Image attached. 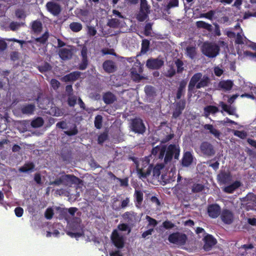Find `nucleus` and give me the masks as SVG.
<instances>
[{
    "mask_svg": "<svg viewBox=\"0 0 256 256\" xmlns=\"http://www.w3.org/2000/svg\"><path fill=\"white\" fill-rule=\"evenodd\" d=\"M217 179L220 184H226L230 182L232 176L228 172L221 170L218 174Z\"/></svg>",
    "mask_w": 256,
    "mask_h": 256,
    "instance_id": "17",
    "label": "nucleus"
},
{
    "mask_svg": "<svg viewBox=\"0 0 256 256\" xmlns=\"http://www.w3.org/2000/svg\"><path fill=\"white\" fill-rule=\"evenodd\" d=\"M68 96V104L71 106H74L76 103V96L72 95Z\"/></svg>",
    "mask_w": 256,
    "mask_h": 256,
    "instance_id": "61",
    "label": "nucleus"
},
{
    "mask_svg": "<svg viewBox=\"0 0 256 256\" xmlns=\"http://www.w3.org/2000/svg\"><path fill=\"white\" fill-rule=\"evenodd\" d=\"M122 217L129 224H134L136 222H139L140 218L138 216L137 213L132 211L126 212H124Z\"/></svg>",
    "mask_w": 256,
    "mask_h": 256,
    "instance_id": "11",
    "label": "nucleus"
},
{
    "mask_svg": "<svg viewBox=\"0 0 256 256\" xmlns=\"http://www.w3.org/2000/svg\"><path fill=\"white\" fill-rule=\"evenodd\" d=\"M131 77L134 81L136 82L140 81L143 78L140 74L137 72L135 68H132L131 70Z\"/></svg>",
    "mask_w": 256,
    "mask_h": 256,
    "instance_id": "36",
    "label": "nucleus"
},
{
    "mask_svg": "<svg viewBox=\"0 0 256 256\" xmlns=\"http://www.w3.org/2000/svg\"><path fill=\"white\" fill-rule=\"evenodd\" d=\"M70 228L72 232L67 231L66 233L71 238L78 239L84 234V232L82 230L80 223L72 222L70 224Z\"/></svg>",
    "mask_w": 256,
    "mask_h": 256,
    "instance_id": "8",
    "label": "nucleus"
},
{
    "mask_svg": "<svg viewBox=\"0 0 256 256\" xmlns=\"http://www.w3.org/2000/svg\"><path fill=\"white\" fill-rule=\"evenodd\" d=\"M218 46L215 43L205 42L202 46V53L210 58L216 57L219 53Z\"/></svg>",
    "mask_w": 256,
    "mask_h": 256,
    "instance_id": "3",
    "label": "nucleus"
},
{
    "mask_svg": "<svg viewBox=\"0 0 256 256\" xmlns=\"http://www.w3.org/2000/svg\"><path fill=\"white\" fill-rule=\"evenodd\" d=\"M48 37V33L47 32H46L44 33L42 36L36 38V40L37 42H40L41 44H44L47 40Z\"/></svg>",
    "mask_w": 256,
    "mask_h": 256,
    "instance_id": "49",
    "label": "nucleus"
},
{
    "mask_svg": "<svg viewBox=\"0 0 256 256\" xmlns=\"http://www.w3.org/2000/svg\"><path fill=\"white\" fill-rule=\"evenodd\" d=\"M130 128L132 132L138 134H144L146 130V127L142 120L139 118H136L130 120Z\"/></svg>",
    "mask_w": 256,
    "mask_h": 256,
    "instance_id": "4",
    "label": "nucleus"
},
{
    "mask_svg": "<svg viewBox=\"0 0 256 256\" xmlns=\"http://www.w3.org/2000/svg\"><path fill=\"white\" fill-rule=\"evenodd\" d=\"M204 185L202 184L195 183L193 184L192 191L194 193H197L202 192L204 190Z\"/></svg>",
    "mask_w": 256,
    "mask_h": 256,
    "instance_id": "38",
    "label": "nucleus"
},
{
    "mask_svg": "<svg viewBox=\"0 0 256 256\" xmlns=\"http://www.w3.org/2000/svg\"><path fill=\"white\" fill-rule=\"evenodd\" d=\"M221 208L217 204H211L208 206V213L212 218H217L220 214Z\"/></svg>",
    "mask_w": 256,
    "mask_h": 256,
    "instance_id": "13",
    "label": "nucleus"
},
{
    "mask_svg": "<svg viewBox=\"0 0 256 256\" xmlns=\"http://www.w3.org/2000/svg\"><path fill=\"white\" fill-rule=\"evenodd\" d=\"M200 148L202 153L208 156H212L215 153L213 146L208 142H202Z\"/></svg>",
    "mask_w": 256,
    "mask_h": 256,
    "instance_id": "12",
    "label": "nucleus"
},
{
    "mask_svg": "<svg viewBox=\"0 0 256 256\" xmlns=\"http://www.w3.org/2000/svg\"><path fill=\"white\" fill-rule=\"evenodd\" d=\"M166 164L163 162L156 164L154 167L152 166V172L154 177L158 178L160 174V170L164 167Z\"/></svg>",
    "mask_w": 256,
    "mask_h": 256,
    "instance_id": "26",
    "label": "nucleus"
},
{
    "mask_svg": "<svg viewBox=\"0 0 256 256\" xmlns=\"http://www.w3.org/2000/svg\"><path fill=\"white\" fill-rule=\"evenodd\" d=\"M62 184H64L63 180V176H60V178L56 179L54 181L50 182V185L60 186Z\"/></svg>",
    "mask_w": 256,
    "mask_h": 256,
    "instance_id": "56",
    "label": "nucleus"
},
{
    "mask_svg": "<svg viewBox=\"0 0 256 256\" xmlns=\"http://www.w3.org/2000/svg\"><path fill=\"white\" fill-rule=\"evenodd\" d=\"M186 54L190 58L193 59L196 54V48L194 46H188L186 48Z\"/></svg>",
    "mask_w": 256,
    "mask_h": 256,
    "instance_id": "33",
    "label": "nucleus"
},
{
    "mask_svg": "<svg viewBox=\"0 0 256 256\" xmlns=\"http://www.w3.org/2000/svg\"><path fill=\"white\" fill-rule=\"evenodd\" d=\"M189 183V180L186 178H184L180 182L177 183L176 186V189L181 190L184 192H187V186Z\"/></svg>",
    "mask_w": 256,
    "mask_h": 256,
    "instance_id": "27",
    "label": "nucleus"
},
{
    "mask_svg": "<svg viewBox=\"0 0 256 256\" xmlns=\"http://www.w3.org/2000/svg\"><path fill=\"white\" fill-rule=\"evenodd\" d=\"M130 198L126 197L124 200H122L121 202V204L118 208H114L113 206V208L115 210H120V209H123L128 206L130 203Z\"/></svg>",
    "mask_w": 256,
    "mask_h": 256,
    "instance_id": "42",
    "label": "nucleus"
},
{
    "mask_svg": "<svg viewBox=\"0 0 256 256\" xmlns=\"http://www.w3.org/2000/svg\"><path fill=\"white\" fill-rule=\"evenodd\" d=\"M240 181L236 180L232 184L226 186L224 188V190L228 194H232L236 190L240 187Z\"/></svg>",
    "mask_w": 256,
    "mask_h": 256,
    "instance_id": "23",
    "label": "nucleus"
},
{
    "mask_svg": "<svg viewBox=\"0 0 256 256\" xmlns=\"http://www.w3.org/2000/svg\"><path fill=\"white\" fill-rule=\"evenodd\" d=\"M246 40V38L240 34L238 33L236 34V42L238 44H243Z\"/></svg>",
    "mask_w": 256,
    "mask_h": 256,
    "instance_id": "51",
    "label": "nucleus"
},
{
    "mask_svg": "<svg viewBox=\"0 0 256 256\" xmlns=\"http://www.w3.org/2000/svg\"><path fill=\"white\" fill-rule=\"evenodd\" d=\"M54 210L52 208H48L44 212V216L47 220H50L54 216Z\"/></svg>",
    "mask_w": 256,
    "mask_h": 256,
    "instance_id": "50",
    "label": "nucleus"
},
{
    "mask_svg": "<svg viewBox=\"0 0 256 256\" xmlns=\"http://www.w3.org/2000/svg\"><path fill=\"white\" fill-rule=\"evenodd\" d=\"M78 132V128L75 124H73L68 130L64 132V134L69 136H76Z\"/></svg>",
    "mask_w": 256,
    "mask_h": 256,
    "instance_id": "32",
    "label": "nucleus"
},
{
    "mask_svg": "<svg viewBox=\"0 0 256 256\" xmlns=\"http://www.w3.org/2000/svg\"><path fill=\"white\" fill-rule=\"evenodd\" d=\"M150 42L147 40H144L142 44L141 52L146 53L149 49Z\"/></svg>",
    "mask_w": 256,
    "mask_h": 256,
    "instance_id": "44",
    "label": "nucleus"
},
{
    "mask_svg": "<svg viewBox=\"0 0 256 256\" xmlns=\"http://www.w3.org/2000/svg\"><path fill=\"white\" fill-rule=\"evenodd\" d=\"M196 26L200 28H204L209 32L212 30V26L211 24L206 23L204 21H198L196 22Z\"/></svg>",
    "mask_w": 256,
    "mask_h": 256,
    "instance_id": "30",
    "label": "nucleus"
},
{
    "mask_svg": "<svg viewBox=\"0 0 256 256\" xmlns=\"http://www.w3.org/2000/svg\"><path fill=\"white\" fill-rule=\"evenodd\" d=\"M122 22V20L113 18L108 20V25L112 28H118L121 24Z\"/></svg>",
    "mask_w": 256,
    "mask_h": 256,
    "instance_id": "37",
    "label": "nucleus"
},
{
    "mask_svg": "<svg viewBox=\"0 0 256 256\" xmlns=\"http://www.w3.org/2000/svg\"><path fill=\"white\" fill-rule=\"evenodd\" d=\"M168 240L172 244L178 246H184L188 240V237L185 234L175 232L168 236Z\"/></svg>",
    "mask_w": 256,
    "mask_h": 256,
    "instance_id": "5",
    "label": "nucleus"
},
{
    "mask_svg": "<svg viewBox=\"0 0 256 256\" xmlns=\"http://www.w3.org/2000/svg\"><path fill=\"white\" fill-rule=\"evenodd\" d=\"M204 245L203 248L205 251L210 250L217 243L216 240L211 234H207L204 238Z\"/></svg>",
    "mask_w": 256,
    "mask_h": 256,
    "instance_id": "10",
    "label": "nucleus"
},
{
    "mask_svg": "<svg viewBox=\"0 0 256 256\" xmlns=\"http://www.w3.org/2000/svg\"><path fill=\"white\" fill-rule=\"evenodd\" d=\"M44 123L43 119L40 117H38L34 120L31 122V126L34 128H38L42 126Z\"/></svg>",
    "mask_w": 256,
    "mask_h": 256,
    "instance_id": "34",
    "label": "nucleus"
},
{
    "mask_svg": "<svg viewBox=\"0 0 256 256\" xmlns=\"http://www.w3.org/2000/svg\"><path fill=\"white\" fill-rule=\"evenodd\" d=\"M103 68L107 72H113L116 70L114 62L112 60H106L103 64Z\"/></svg>",
    "mask_w": 256,
    "mask_h": 256,
    "instance_id": "24",
    "label": "nucleus"
},
{
    "mask_svg": "<svg viewBox=\"0 0 256 256\" xmlns=\"http://www.w3.org/2000/svg\"><path fill=\"white\" fill-rule=\"evenodd\" d=\"M34 181L38 184H41L42 182V177L40 173H36L34 176Z\"/></svg>",
    "mask_w": 256,
    "mask_h": 256,
    "instance_id": "63",
    "label": "nucleus"
},
{
    "mask_svg": "<svg viewBox=\"0 0 256 256\" xmlns=\"http://www.w3.org/2000/svg\"><path fill=\"white\" fill-rule=\"evenodd\" d=\"M146 218L148 222V226H152L155 227L157 226L158 222L154 218H152L148 216H146Z\"/></svg>",
    "mask_w": 256,
    "mask_h": 256,
    "instance_id": "48",
    "label": "nucleus"
},
{
    "mask_svg": "<svg viewBox=\"0 0 256 256\" xmlns=\"http://www.w3.org/2000/svg\"><path fill=\"white\" fill-rule=\"evenodd\" d=\"M194 156L192 153L187 151L184 152L182 160V165L184 167H188L192 164L193 162Z\"/></svg>",
    "mask_w": 256,
    "mask_h": 256,
    "instance_id": "19",
    "label": "nucleus"
},
{
    "mask_svg": "<svg viewBox=\"0 0 256 256\" xmlns=\"http://www.w3.org/2000/svg\"><path fill=\"white\" fill-rule=\"evenodd\" d=\"M140 10L137 14L136 18L140 22H143L146 19L148 14L150 12V6L146 0H140Z\"/></svg>",
    "mask_w": 256,
    "mask_h": 256,
    "instance_id": "7",
    "label": "nucleus"
},
{
    "mask_svg": "<svg viewBox=\"0 0 256 256\" xmlns=\"http://www.w3.org/2000/svg\"><path fill=\"white\" fill-rule=\"evenodd\" d=\"M103 100L106 104H110L116 100V96L110 92L105 93L103 96Z\"/></svg>",
    "mask_w": 256,
    "mask_h": 256,
    "instance_id": "28",
    "label": "nucleus"
},
{
    "mask_svg": "<svg viewBox=\"0 0 256 256\" xmlns=\"http://www.w3.org/2000/svg\"><path fill=\"white\" fill-rule=\"evenodd\" d=\"M58 54L62 59L66 60L70 58L72 53L70 48H63L59 50Z\"/></svg>",
    "mask_w": 256,
    "mask_h": 256,
    "instance_id": "21",
    "label": "nucleus"
},
{
    "mask_svg": "<svg viewBox=\"0 0 256 256\" xmlns=\"http://www.w3.org/2000/svg\"><path fill=\"white\" fill-rule=\"evenodd\" d=\"M118 228L121 231H126L128 230L130 232V229L129 228L128 224H119L118 226Z\"/></svg>",
    "mask_w": 256,
    "mask_h": 256,
    "instance_id": "57",
    "label": "nucleus"
},
{
    "mask_svg": "<svg viewBox=\"0 0 256 256\" xmlns=\"http://www.w3.org/2000/svg\"><path fill=\"white\" fill-rule=\"evenodd\" d=\"M234 136H238L242 139H244L247 136V133L244 130H234L233 132Z\"/></svg>",
    "mask_w": 256,
    "mask_h": 256,
    "instance_id": "45",
    "label": "nucleus"
},
{
    "mask_svg": "<svg viewBox=\"0 0 256 256\" xmlns=\"http://www.w3.org/2000/svg\"><path fill=\"white\" fill-rule=\"evenodd\" d=\"M152 168V164H150L148 160L142 161L141 168H136L138 174L140 178H146L150 174Z\"/></svg>",
    "mask_w": 256,
    "mask_h": 256,
    "instance_id": "6",
    "label": "nucleus"
},
{
    "mask_svg": "<svg viewBox=\"0 0 256 256\" xmlns=\"http://www.w3.org/2000/svg\"><path fill=\"white\" fill-rule=\"evenodd\" d=\"M111 240L114 244L118 248L124 246V239L122 236L120 235L116 230H113L111 235Z\"/></svg>",
    "mask_w": 256,
    "mask_h": 256,
    "instance_id": "9",
    "label": "nucleus"
},
{
    "mask_svg": "<svg viewBox=\"0 0 256 256\" xmlns=\"http://www.w3.org/2000/svg\"><path fill=\"white\" fill-rule=\"evenodd\" d=\"M50 84L52 88L54 90L58 88L60 85V82L55 79H52L51 80Z\"/></svg>",
    "mask_w": 256,
    "mask_h": 256,
    "instance_id": "62",
    "label": "nucleus"
},
{
    "mask_svg": "<svg viewBox=\"0 0 256 256\" xmlns=\"http://www.w3.org/2000/svg\"><path fill=\"white\" fill-rule=\"evenodd\" d=\"M180 154V148L178 145L170 144L166 146H162V148L160 155V160L164 162L165 164L170 163L173 158L178 160Z\"/></svg>",
    "mask_w": 256,
    "mask_h": 256,
    "instance_id": "1",
    "label": "nucleus"
},
{
    "mask_svg": "<svg viewBox=\"0 0 256 256\" xmlns=\"http://www.w3.org/2000/svg\"><path fill=\"white\" fill-rule=\"evenodd\" d=\"M162 148V146H157L155 147H154L152 150L151 154L153 155L155 157V158L156 157V156H157V158H158V159L160 160V155L161 152Z\"/></svg>",
    "mask_w": 256,
    "mask_h": 256,
    "instance_id": "41",
    "label": "nucleus"
},
{
    "mask_svg": "<svg viewBox=\"0 0 256 256\" xmlns=\"http://www.w3.org/2000/svg\"><path fill=\"white\" fill-rule=\"evenodd\" d=\"M46 7L48 11L54 16L58 15L61 11L60 6L56 0L48 2Z\"/></svg>",
    "mask_w": 256,
    "mask_h": 256,
    "instance_id": "14",
    "label": "nucleus"
},
{
    "mask_svg": "<svg viewBox=\"0 0 256 256\" xmlns=\"http://www.w3.org/2000/svg\"><path fill=\"white\" fill-rule=\"evenodd\" d=\"M162 226L166 230L172 228L175 226L174 224L168 220H166L164 222Z\"/></svg>",
    "mask_w": 256,
    "mask_h": 256,
    "instance_id": "53",
    "label": "nucleus"
},
{
    "mask_svg": "<svg viewBox=\"0 0 256 256\" xmlns=\"http://www.w3.org/2000/svg\"><path fill=\"white\" fill-rule=\"evenodd\" d=\"M210 78L206 76H202L200 72L194 74L191 78L188 84V90H192L196 88L200 89L208 86Z\"/></svg>",
    "mask_w": 256,
    "mask_h": 256,
    "instance_id": "2",
    "label": "nucleus"
},
{
    "mask_svg": "<svg viewBox=\"0 0 256 256\" xmlns=\"http://www.w3.org/2000/svg\"><path fill=\"white\" fill-rule=\"evenodd\" d=\"M32 29L35 33H39L42 29V24L39 21H34L32 23Z\"/></svg>",
    "mask_w": 256,
    "mask_h": 256,
    "instance_id": "40",
    "label": "nucleus"
},
{
    "mask_svg": "<svg viewBox=\"0 0 256 256\" xmlns=\"http://www.w3.org/2000/svg\"><path fill=\"white\" fill-rule=\"evenodd\" d=\"M102 118L100 115H98L96 116L94 120V126L98 129H100L102 126Z\"/></svg>",
    "mask_w": 256,
    "mask_h": 256,
    "instance_id": "46",
    "label": "nucleus"
},
{
    "mask_svg": "<svg viewBox=\"0 0 256 256\" xmlns=\"http://www.w3.org/2000/svg\"><path fill=\"white\" fill-rule=\"evenodd\" d=\"M34 110V106L33 104H30L26 106L22 109V112H32Z\"/></svg>",
    "mask_w": 256,
    "mask_h": 256,
    "instance_id": "60",
    "label": "nucleus"
},
{
    "mask_svg": "<svg viewBox=\"0 0 256 256\" xmlns=\"http://www.w3.org/2000/svg\"><path fill=\"white\" fill-rule=\"evenodd\" d=\"M134 198L135 200L134 202L136 203V205L137 207H138V206H140L142 204L144 198L143 192L140 190L135 189Z\"/></svg>",
    "mask_w": 256,
    "mask_h": 256,
    "instance_id": "22",
    "label": "nucleus"
},
{
    "mask_svg": "<svg viewBox=\"0 0 256 256\" xmlns=\"http://www.w3.org/2000/svg\"><path fill=\"white\" fill-rule=\"evenodd\" d=\"M186 105V102L184 101L180 100L176 104V110L178 112H180V111L184 110Z\"/></svg>",
    "mask_w": 256,
    "mask_h": 256,
    "instance_id": "55",
    "label": "nucleus"
},
{
    "mask_svg": "<svg viewBox=\"0 0 256 256\" xmlns=\"http://www.w3.org/2000/svg\"><path fill=\"white\" fill-rule=\"evenodd\" d=\"M178 6V0H170L168 4L166 6L167 10L170 8L176 7Z\"/></svg>",
    "mask_w": 256,
    "mask_h": 256,
    "instance_id": "54",
    "label": "nucleus"
},
{
    "mask_svg": "<svg viewBox=\"0 0 256 256\" xmlns=\"http://www.w3.org/2000/svg\"><path fill=\"white\" fill-rule=\"evenodd\" d=\"M64 184L66 185L78 184L80 182V179L72 174H65L63 176Z\"/></svg>",
    "mask_w": 256,
    "mask_h": 256,
    "instance_id": "18",
    "label": "nucleus"
},
{
    "mask_svg": "<svg viewBox=\"0 0 256 256\" xmlns=\"http://www.w3.org/2000/svg\"><path fill=\"white\" fill-rule=\"evenodd\" d=\"M107 138L108 134L105 132H103L100 134L98 136V143L99 144H102L104 142L107 140Z\"/></svg>",
    "mask_w": 256,
    "mask_h": 256,
    "instance_id": "52",
    "label": "nucleus"
},
{
    "mask_svg": "<svg viewBox=\"0 0 256 256\" xmlns=\"http://www.w3.org/2000/svg\"><path fill=\"white\" fill-rule=\"evenodd\" d=\"M234 85L233 82L230 80H222L219 82L218 86L220 88L225 90H230Z\"/></svg>",
    "mask_w": 256,
    "mask_h": 256,
    "instance_id": "29",
    "label": "nucleus"
},
{
    "mask_svg": "<svg viewBox=\"0 0 256 256\" xmlns=\"http://www.w3.org/2000/svg\"><path fill=\"white\" fill-rule=\"evenodd\" d=\"M10 28L12 30H16L20 26V24L16 22H12L10 24Z\"/></svg>",
    "mask_w": 256,
    "mask_h": 256,
    "instance_id": "64",
    "label": "nucleus"
},
{
    "mask_svg": "<svg viewBox=\"0 0 256 256\" xmlns=\"http://www.w3.org/2000/svg\"><path fill=\"white\" fill-rule=\"evenodd\" d=\"M70 28L74 32H78L82 28V24L78 22H72L70 24Z\"/></svg>",
    "mask_w": 256,
    "mask_h": 256,
    "instance_id": "31",
    "label": "nucleus"
},
{
    "mask_svg": "<svg viewBox=\"0 0 256 256\" xmlns=\"http://www.w3.org/2000/svg\"><path fill=\"white\" fill-rule=\"evenodd\" d=\"M78 208L75 207H72L69 208H64L61 210L60 214L67 220L68 213L72 216H74Z\"/></svg>",
    "mask_w": 256,
    "mask_h": 256,
    "instance_id": "25",
    "label": "nucleus"
},
{
    "mask_svg": "<svg viewBox=\"0 0 256 256\" xmlns=\"http://www.w3.org/2000/svg\"><path fill=\"white\" fill-rule=\"evenodd\" d=\"M186 86V83L184 82H182L180 84V86L178 88L177 93H176V98L177 99H180L182 96L184 94V88Z\"/></svg>",
    "mask_w": 256,
    "mask_h": 256,
    "instance_id": "39",
    "label": "nucleus"
},
{
    "mask_svg": "<svg viewBox=\"0 0 256 256\" xmlns=\"http://www.w3.org/2000/svg\"><path fill=\"white\" fill-rule=\"evenodd\" d=\"M15 214L17 217H21L24 214V210L21 207H16L14 209Z\"/></svg>",
    "mask_w": 256,
    "mask_h": 256,
    "instance_id": "59",
    "label": "nucleus"
},
{
    "mask_svg": "<svg viewBox=\"0 0 256 256\" xmlns=\"http://www.w3.org/2000/svg\"><path fill=\"white\" fill-rule=\"evenodd\" d=\"M204 112H217L218 111V108L217 107L213 106H209L206 107H205L204 108Z\"/></svg>",
    "mask_w": 256,
    "mask_h": 256,
    "instance_id": "58",
    "label": "nucleus"
},
{
    "mask_svg": "<svg viewBox=\"0 0 256 256\" xmlns=\"http://www.w3.org/2000/svg\"><path fill=\"white\" fill-rule=\"evenodd\" d=\"M220 218L224 224H230L234 221V214L231 210L224 209L222 212Z\"/></svg>",
    "mask_w": 256,
    "mask_h": 256,
    "instance_id": "15",
    "label": "nucleus"
},
{
    "mask_svg": "<svg viewBox=\"0 0 256 256\" xmlns=\"http://www.w3.org/2000/svg\"><path fill=\"white\" fill-rule=\"evenodd\" d=\"M34 168V165L32 162H28L22 166L19 169L21 172H26L30 170H32Z\"/></svg>",
    "mask_w": 256,
    "mask_h": 256,
    "instance_id": "35",
    "label": "nucleus"
},
{
    "mask_svg": "<svg viewBox=\"0 0 256 256\" xmlns=\"http://www.w3.org/2000/svg\"><path fill=\"white\" fill-rule=\"evenodd\" d=\"M80 72H74L67 74L62 78V80L64 82H74L77 80L80 77Z\"/></svg>",
    "mask_w": 256,
    "mask_h": 256,
    "instance_id": "20",
    "label": "nucleus"
},
{
    "mask_svg": "<svg viewBox=\"0 0 256 256\" xmlns=\"http://www.w3.org/2000/svg\"><path fill=\"white\" fill-rule=\"evenodd\" d=\"M86 28L87 30V34L90 36H94L97 33V30L96 28L92 26L90 24L87 25Z\"/></svg>",
    "mask_w": 256,
    "mask_h": 256,
    "instance_id": "43",
    "label": "nucleus"
},
{
    "mask_svg": "<svg viewBox=\"0 0 256 256\" xmlns=\"http://www.w3.org/2000/svg\"><path fill=\"white\" fill-rule=\"evenodd\" d=\"M164 64V61L160 58H150L146 61V66L150 69H158Z\"/></svg>",
    "mask_w": 256,
    "mask_h": 256,
    "instance_id": "16",
    "label": "nucleus"
},
{
    "mask_svg": "<svg viewBox=\"0 0 256 256\" xmlns=\"http://www.w3.org/2000/svg\"><path fill=\"white\" fill-rule=\"evenodd\" d=\"M215 12L214 10H210L206 13L201 14L200 15V18H205L208 20H212L214 17Z\"/></svg>",
    "mask_w": 256,
    "mask_h": 256,
    "instance_id": "47",
    "label": "nucleus"
}]
</instances>
